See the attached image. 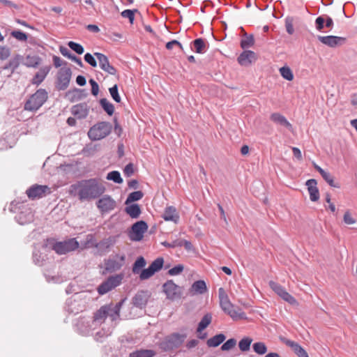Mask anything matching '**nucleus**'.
<instances>
[{
    "mask_svg": "<svg viewBox=\"0 0 357 357\" xmlns=\"http://www.w3.org/2000/svg\"><path fill=\"white\" fill-rule=\"evenodd\" d=\"M105 187L96 178L82 180L70 186L69 192L73 196H78L79 200L94 199L102 195Z\"/></svg>",
    "mask_w": 357,
    "mask_h": 357,
    "instance_id": "f257e3e1",
    "label": "nucleus"
},
{
    "mask_svg": "<svg viewBox=\"0 0 357 357\" xmlns=\"http://www.w3.org/2000/svg\"><path fill=\"white\" fill-rule=\"evenodd\" d=\"M218 298L220 306L222 311L228 314L234 321L248 319L246 314L239 307H237V310L234 309V306L231 303L223 287L218 289Z\"/></svg>",
    "mask_w": 357,
    "mask_h": 357,
    "instance_id": "f03ea898",
    "label": "nucleus"
},
{
    "mask_svg": "<svg viewBox=\"0 0 357 357\" xmlns=\"http://www.w3.org/2000/svg\"><path fill=\"white\" fill-rule=\"evenodd\" d=\"M10 211L16 214L15 219L20 225H26L33 221L32 210L25 202L13 201L10 203Z\"/></svg>",
    "mask_w": 357,
    "mask_h": 357,
    "instance_id": "7ed1b4c3",
    "label": "nucleus"
},
{
    "mask_svg": "<svg viewBox=\"0 0 357 357\" xmlns=\"http://www.w3.org/2000/svg\"><path fill=\"white\" fill-rule=\"evenodd\" d=\"M112 130V125L107 121H101L93 125L88 132V136L92 141H98L108 136Z\"/></svg>",
    "mask_w": 357,
    "mask_h": 357,
    "instance_id": "20e7f679",
    "label": "nucleus"
},
{
    "mask_svg": "<svg viewBox=\"0 0 357 357\" xmlns=\"http://www.w3.org/2000/svg\"><path fill=\"white\" fill-rule=\"evenodd\" d=\"M44 230L43 227L38 228L37 229H34L30 236L32 239H37L40 241L39 243H37L34 245V250L33 252V260L35 264L42 266L43 265L44 257L43 256V253L40 250H38V248H45V238L43 236Z\"/></svg>",
    "mask_w": 357,
    "mask_h": 357,
    "instance_id": "39448f33",
    "label": "nucleus"
},
{
    "mask_svg": "<svg viewBox=\"0 0 357 357\" xmlns=\"http://www.w3.org/2000/svg\"><path fill=\"white\" fill-rule=\"evenodd\" d=\"M187 337L186 334H180L174 333L167 336L162 342H160V348L165 351H172L178 348Z\"/></svg>",
    "mask_w": 357,
    "mask_h": 357,
    "instance_id": "423d86ee",
    "label": "nucleus"
},
{
    "mask_svg": "<svg viewBox=\"0 0 357 357\" xmlns=\"http://www.w3.org/2000/svg\"><path fill=\"white\" fill-rule=\"evenodd\" d=\"M79 242L76 238H68L63 241H57L52 245V250L58 255H66L70 252L75 251L79 248Z\"/></svg>",
    "mask_w": 357,
    "mask_h": 357,
    "instance_id": "0eeeda50",
    "label": "nucleus"
},
{
    "mask_svg": "<svg viewBox=\"0 0 357 357\" xmlns=\"http://www.w3.org/2000/svg\"><path fill=\"white\" fill-rule=\"evenodd\" d=\"M72 77V70L68 67H61L57 74L55 87L59 91L66 90L70 84Z\"/></svg>",
    "mask_w": 357,
    "mask_h": 357,
    "instance_id": "6e6552de",
    "label": "nucleus"
},
{
    "mask_svg": "<svg viewBox=\"0 0 357 357\" xmlns=\"http://www.w3.org/2000/svg\"><path fill=\"white\" fill-rule=\"evenodd\" d=\"M164 265V259L158 257L153 260L146 268H143L139 275L140 280H146L151 278L155 273L160 271Z\"/></svg>",
    "mask_w": 357,
    "mask_h": 357,
    "instance_id": "1a4fd4ad",
    "label": "nucleus"
},
{
    "mask_svg": "<svg viewBox=\"0 0 357 357\" xmlns=\"http://www.w3.org/2000/svg\"><path fill=\"white\" fill-rule=\"evenodd\" d=\"M123 275L119 274L109 276L106 280L102 282L97 288L100 295H104L116 288L121 283Z\"/></svg>",
    "mask_w": 357,
    "mask_h": 357,
    "instance_id": "9d476101",
    "label": "nucleus"
},
{
    "mask_svg": "<svg viewBox=\"0 0 357 357\" xmlns=\"http://www.w3.org/2000/svg\"><path fill=\"white\" fill-rule=\"evenodd\" d=\"M45 102V89H38L33 94L24 105V109L29 111H36Z\"/></svg>",
    "mask_w": 357,
    "mask_h": 357,
    "instance_id": "9b49d317",
    "label": "nucleus"
},
{
    "mask_svg": "<svg viewBox=\"0 0 357 357\" xmlns=\"http://www.w3.org/2000/svg\"><path fill=\"white\" fill-rule=\"evenodd\" d=\"M148 224L144 220H139L135 222L130 228L128 236L131 241H139L144 237V234L148 229Z\"/></svg>",
    "mask_w": 357,
    "mask_h": 357,
    "instance_id": "f8f14e48",
    "label": "nucleus"
},
{
    "mask_svg": "<svg viewBox=\"0 0 357 357\" xmlns=\"http://www.w3.org/2000/svg\"><path fill=\"white\" fill-rule=\"evenodd\" d=\"M162 291L167 298L172 301L179 299L182 296L181 288L176 284L172 280H169L163 284Z\"/></svg>",
    "mask_w": 357,
    "mask_h": 357,
    "instance_id": "ddd939ff",
    "label": "nucleus"
},
{
    "mask_svg": "<svg viewBox=\"0 0 357 357\" xmlns=\"http://www.w3.org/2000/svg\"><path fill=\"white\" fill-rule=\"evenodd\" d=\"M126 261L125 255H115L112 257L105 259V269L107 273H113L120 270Z\"/></svg>",
    "mask_w": 357,
    "mask_h": 357,
    "instance_id": "4468645a",
    "label": "nucleus"
},
{
    "mask_svg": "<svg viewBox=\"0 0 357 357\" xmlns=\"http://www.w3.org/2000/svg\"><path fill=\"white\" fill-rule=\"evenodd\" d=\"M151 296V293L149 290H139L132 297L131 304L135 307L143 310L146 308Z\"/></svg>",
    "mask_w": 357,
    "mask_h": 357,
    "instance_id": "2eb2a0df",
    "label": "nucleus"
},
{
    "mask_svg": "<svg viewBox=\"0 0 357 357\" xmlns=\"http://www.w3.org/2000/svg\"><path fill=\"white\" fill-rule=\"evenodd\" d=\"M268 284L270 287L284 301L291 305L296 303V300L280 284L272 280Z\"/></svg>",
    "mask_w": 357,
    "mask_h": 357,
    "instance_id": "dca6fc26",
    "label": "nucleus"
},
{
    "mask_svg": "<svg viewBox=\"0 0 357 357\" xmlns=\"http://www.w3.org/2000/svg\"><path fill=\"white\" fill-rule=\"evenodd\" d=\"M317 39L324 45H327L332 48L342 46L344 44H345V43L347 41L346 38L336 36H318Z\"/></svg>",
    "mask_w": 357,
    "mask_h": 357,
    "instance_id": "f3484780",
    "label": "nucleus"
},
{
    "mask_svg": "<svg viewBox=\"0 0 357 357\" xmlns=\"http://www.w3.org/2000/svg\"><path fill=\"white\" fill-rule=\"evenodd\" d=\"M94 56L97 58L100 68L105 72L112 75H116L117 70L110 64L108 57L102 53L95 52Z\"/></svg>",
    "mask_w": 357,
    "mask_h": 357,
    "instance_id": "a211bd4d",
    "label": "nucleus"
},
{
    "mask_svg": "<svg viewBox=\"0 0 357 357\" xmlns=\"http://www.w3.org/2000/svg\"><path fill=\"white\" fill-rule=\"evenodd\" d=\"M280 340L289 347L298 357H309L305 350L296 342L284 337H280Z\"/></svg>",
    "mask_w": 357,
    "mask_h": 357,
    "instance_id": "6ab92c4d",
    "label": "nucleus"
},
{
    "mask_svg": "<svg viewBox=\"0 0 357 357\" xmlns=\"http://www.w3.org/2000/svg\"><path fill=\"white\" fill-rule=\"evenodd\" d=\"M116 206V202L109 196L104 195L97 202V207L102 213H107L113 210Z\"/></svg>",
    "mask_w": 357,
    "mask_h": 357,
    "instance_id": "aec40b11",
    "label": "nucleus"
},
{
    "mask_svg": "<svg viewBox=\"0 0 357 357\" xmlns=\"http://www.w3.org/2000/svg\"><path fill=\"white\" fill-rule=\"evenodd\" d=\"M256 59V54L253 51L247 50H245L237 58L238 63L242 66H248Z\"/></svg>",
    "mask_w": 357,
    "mask_h": 357,
    "instance_id": "412c9836",
    "label": "nucleus"
},
{
    "mask_svg": "<svg viewBox=\"0 0 357 357\" xmlns=\"http://www.w3.org/2000/svg\"><path fill=\"white\" fill-rule=\"evenodd\" d=\"M88 96L86 89L75 88L66 93V97L71 102H77L85 98Z\"/></svg>",
    "mask_w": 357,
    "mask_h": 357,
    "instance_id": "4be33fe9",
    "label": "nucleus"
},
{
    "mask_svg": "<svg viewBox=\"0 0 357 357\" xmlns=\"http://www.w3.org/2000/svg\"><path fill=\"white\" fill-rule=\"evenodd\" d=\"M26 194L31 200L40 199L45 195V185H33L26 190Z\"/></svg>",
    "mask_w": 357,
    "mask_h": 357,
    "instance_id": "5701e85b",
    "label": "nucleus"
},
{
    "mask_svg": "<svg viewBox=\"0 0 357 357\" xmlns=\"http://www.w3.org/2000/svg\"><path fill=\"white\" fill-rule=\"evenodd\" d=\"M312 202H317L319 199V191L317 186V181L314 178L308 179L305 183Z\"/></svg>",
    "mask_w": 357,
    "mask_h": 357,
    "instance_id": "b1692460",
    "label": "nucleus"
},
{
    "mask_svg": "<svg viewBox=\"0 0 357 357\" xmlns=\"http://www.w3.org/2000/svg\"><path fill=\"white\" fill-rule=\"evenodd\" d=\"M76 331L82 335H89L91 331V321L86 318H79L75 324Z\"/></svg>",
    "mask_w": 357,
    "mask_h": 357,
    "instance_id": "393cba45",
    "label": "nucleus"
},
{
    "mask_svg": "<svg viewBox=\"0 0 357 357\" xmlns=\"http://www.w3.org/2000/svg\"><path fill=\"white\" fill-rule=\"evenodd\" d=\"M161 217L165 221H172L176 224L178 222L180 218L176 208L172 206L166 207Z\"/></svg>",
    "mask_w": 357,
    "mask_h": 357,
    "instance_id": "a878e982",
    "label": "nucleus"
},
{
    "mask_svg": "<svg viewBox=\"0 0 357 357\" xmlns=\"http://www.w3.org/2000/svg\"><path fill=\"white\" fill-rule=\"evenodd\" d=\"M72 114L77 119H85L89 114V108L86 103H80L72 107Z\"/></svg>",
    "mask_w": 357,
    "mask_h": 357,
    "instance_id": "bb28decb",
    "label": "nucleus"
},
{
    "mask_svg": "<svg viewBox=\"0 0 357 357\" xmlns=\"http://www.w3.org/2000/svg\"><path fill=\"white\" fill-rule=\"evenodd\" d=\"M270 119L273 123L281 126L285 127L290 131L292 130L293 129L292 125L289 122L287 118L278 112L271 114L270 116Z\"/></svg>",
    "mask_w": 357,
    "mask_h": 357,
    "instance_id": "cd10ccee",
    "label": "nucleus"
},
{
    "mask_svg": "<svg viewBox=\"0 0 357 357\" xmlns=\"http://www.w3.org/2000/svg\"><path fill=\"white\" fill-rule=\"evenodd\" d=\"M65 310L71 314H77L82 311V306L79 301L73 298L67 299L65 303Z\"/></svg>",
    "mask_w": 357,
    "mask_h": 357,
    "instance_id": "c85d7f7f",
    "label": "nucleus"
},
{
    "mask_svg": "<svg viewBox=\"0 0 357 357\" xmlns=\"http://www.w3.org/2000/svg\"><path fill=\"white\" fill-rule=\"evenodd\" d=\"M109 308L107 306L102 305L98 310L93 313V322L102 324L107 317H108Z\"/></svg>",
    "mask_w": 357,
    "mask_h": 357,
    "instance_id": "c756f323",
    "label": "nucleus"
},
{
    "mask_svg": "<svg viewBox=\"0 0 357 357\" xmlns=\"http://www.w3.org/2000/svg\"><path fill=\"white\" fill-rule=\"evenodd\" d=\"M207 291V286L204 280H199L195 281L190 289V292L192 294H203Z\"/></svg>",
    "mask_w": 357,
    "mask_h": 357,
    "instance_id": "7c9ffc66",
    "label": "nucleus"
},
{
    "mask_svg": "<svg viewBox=\"0 0 357 357\" xmlns=\"http://www.w3.org/2000/svg\"><path fill=\"white\" fill-rule=\"evenodd\" d=\"M124 211L132 219L138 218L142 213L140 206L138 204H128Z\"/></svg>",
    "mask_w": 357,
    "mask_h": 357,
    "instance_id": "2f4dec72",
    "label": "nucleus"
},
{
    "mask_svg": "<svg viewBox=\"0 0 357 357\" xmlns=\"http://www.w3.org/2000/svg\"><path fill=\"white\" fill-rule=\"evenodd\" d=\"M225 339L226 336L224 334H217L209 338L207 340L206 344L208 347H216L221 344L225 340Z\"/></svg>",
    "mask_w": 357,
    "mask_h": 357,
    "instance_id": "473e14b6",
    "label": "nucleus"
},
{
    "mask_svg": "<svg viewBox=\"0 0 357 357\" xmlns=\"http://www.w3.org/2000/svg\"><path fill=\"white\" fill-rule=\"evenodd\" d=\"M212 321V315L211 313H206L199 322L197 333H201L205 328H206L208 325L211 323Z\"/></svg>",
    "mask_w": 357,
    "mask_h": 357,
    "instance_id": "72a5a7b5",
    "label": "nucleus"
},
{
    "mask_svg": "<svg viewBox=\"0 0 357 357\" xmlns=\"http://www.w3.org/2000/svg\"><path fill=\"white\" fill-rule=\"evenodd\" d=\"M146 264V259L144 257H138L132 264V271L134 274H139V272L145 267Z\"/></svg>",
    "mask_w": 357,
    "mask_h": 357,
    "instance_id": "f704fd0d",
    "label": "nucleus"
},
{
    "mask_svg": "<svg viewBox=\"0 0 357 357\" xmlns=\"http://www.w3.org/2000/svg\"><path fill=\"white\" fill-rule=\"evenodd\" d=\"M155 352L151 349H139L131 352L128 357H153Z\"/></svg>",
    "mask_w": 357,
    "mask_h": 357,
    "instance_id": "c9c22d12",
    "label": "nucleus"
},
{
    "mask_svg": "<svg viewBox=\"0 0 357 357\" xmlns=\"http://www.w3.org/2000/svg\"><path fill=\"white\" fill-rule=\"evenodd\" d=\"M245 38L241 40L240 46L242 49L246 50L252 47L255 44V38L252 34L248 35L247 33L243 34Z\"/></svg>",
    "mask_w": 357,
    "mask_h": 357,
    "instance_id": "e433bc0d",
    "label": "nucleus"
},
{
    "mask_svg": "<svg viewBox=\"0 0 357 357\" xmlns=\"http://www.w3.org/2000/svg\"><path fill=\"white\" fill-rule=\"evenodd\" d=\"M99 103L103 110L109 116H112L114 113V106L112 103L109 102L107 98H101L99 100Z\"/></svg>",
    "mask_w": 357,
    "mask_h": 357,
    "instance_id": "4c0bfd02",
    "label": "nucleus"
},
{
    "mask_svg": "<svg viewBox=\"0 0 357 357\" xmlns=\"http://www.w3.org/2000/svg\"><path fill=\"white\" fill-rule=\"evenodd\" d=\"M192 45L195 48V52L198 54H203L206 49V43L204 39L199 38L192 42Z\"/></svg>",
    "mask_w": 357,
    "mask_h": 357,
    "instance_id": "58836bf2",
    "label": "nucleus"
},
{
    "mask_svg": "<svg viewBox=\"0 0 357 357\" xmlns=\"http://www.w3.org/2000/svg\"><path fill=\"white\" fill-rule=\"evenodd\" d=\"M23 57L20 55H16L3 67L4 69H11L14 72L20 66Z\"/></svg>",
    "mask_w": 357,
    "mask_h": 357,
    "instance_id": "ea45409f",
    "label": "nucleus"
},
{
    "mask_svg": "<svg viewBox=\"0 0 357 357\" xmlns=\"http://www.w3.org/2000/svg\"><path fill=\"white\" fill-rule=\"evenodd\" d=\"M143 197L144 193L140 190L132 192L127 197L125 204H133V202L140 200Z\"/></svg>",
    "mask_w": 357,
    "mask_h": 357,
    "instance_id": "a19ab883",
    "label": "nucleus"
},
{
    "mask_svg": "<svg viewBox=\"0 0 357 357\" xmlns=\"http://www.w3.org/2000/svg\"><path fill=\"white\" fill-rule=\"evenodd\" d=\"M252 339L250 337H244L238 342V347L241 351H248L250 349Z\"/></svg>",
    "mask_w": 357,
    "mask_h": 357,
    "instance_id": "79ce46f5",
    "label": "nucleus"
},
{
    "mask_svg": "<svg viewBox=\"0 0 357 357\" xmlns=\"http://www.w3.org/2000/svg\"><path fill=\"white\" fill-rule=\"evenodd\" d=\"M112 245V240L110 238L104 239L99 243H97L95 246L98 248L101 252H107L110 246Z\"/></svg>",
    "mask_w": 357,
    "mask_h": 357,
    "instance_id": "37998d69",
    "label": "nucleus"
},
{
    "mask_svg": "<svg viewBox=\"0 0 357 357\" xmlns=\"http://www.w3.org/2000/svg\"><path fill=\"white\" fill-rule=\"evenodd\" d=\"M106 178L109 181H112L115 183L121 184L123 183V178L119 171H112L107 174Z\"/></svg>",
    "mask_w": 357,
    "mask_h": 357,
    "instance_id": "c03bdc74",
    "label": "nucleus"
},
{
    "mask_svg": "<svg viewBox=\"0 0 357 357\" xmlns=\"http://www.w3.org/2000/svg\"><path fill=\"white\" fill-rule=\"evenodd\" d=\"M253 351L258 355L262 356L267 351V347L262 342H255L252 344Z\"/></svg>",
    "mask_w": 357,
    "mask_h": 357,
    "instance_id": "a18cd8bd",
    "label": "nucleus"
},
{
    "mask_svg": "<svg viewBox=\"0 0 357 357\" xmlns=\"http://www.w3.org/2000/svg\"><path fill=\"white\" fill-rule=\"evenodd\" d=\"M322 178L324 181L332 188H340V183L337 181H335L334 179V176H332L329 172H326L323 176Z\"/></svg>",
    "mask_w": 357,
    "mask_h": 357,
    "instance_id": "49530a36",
    "label": "nucleus"
},
{
    "mask_svg": "<svg viewBox=\"0 0 357 357\" xmlns=\"http://www.w3.org/2000/svg\"><path fill=\"white\" fill-rule=\"evenodd\" d=\"M105 306L108 307V317L112 321H116L120 317V312L115 309L114 307V304L110 303L109 304L105 305Z\"/></svg>",
    "mask_w": 357,
    "mask_h": 357,
    "instance_id": "de8ad7c7",
    "label": "nucleus"
},
{
    "mask_svg": "<svg viewBox=\"0 0 357 357\" xmlns=\"http://www.w3.org/2000/svg\"><path fill=\"white\" fill-rule=\"evenodd\" d=\"M281 76L287 81H291L294 79V74L291 68L288 66H282L280 68Z\"/></svg>",
    "mask_w": 357,
    "mask_h": 357,
    "instance_id": "09e8293b",
    "label": "nucleus"
},
{
    "mask_svg": "<svg viewBox=\"0 0 357 357\" xmlns=\"http://www.w3.org/2000/svg\"><path fill=\"white\" fill-rule=\"evenodd\" d=\"M98 147L99 146L97 144H90L83 148L82 153L85 156H91L98 150Z\"/></svg>",
    "mask_w": 357,
    "mask_h": 357,
    "instance_id": "8fccbe9b",
    "label": "nucleus"
},
{
    "mask_svg": "<svg viewBox=\"0 0 357 357\" xmlns=\"http://www.w3.org/2000/svg\"><path fill=\"white\" fill-rule=\"evenodd\" d=\"M40 59L37 56H27L24 64L28 67H36L40 63Z\"/></svg>",
    "mask_w": 357,
    "mask_h": 357,
    "instance_id": "3c124183",
    "label": "nucleus"
},
{
    "mask_svg": "<svg viewBox=\"0 0 357 357\" xmlns=\"http://www.w3.org/2000/svg\"><path fill=\"white\" fill-rule=\"evenodd\" d=\"M137 9H126L121 12V15L124 18H128L130 24H133L135 20V13H138Z\"/></svg>",
    "mask_w": 357,
    "mask_h": 357,
    "instance_id": "603ef678",
    "label": "nucleus"
},
{
    "mask_svg": "<svg viewBox=\"0 0 357 357\" xmlns=\"http://www.w3.org/2000/svg\"><path fill=\"white\" fill-rule=\"evenodd\" d=\"M68 46L75 52L78 54H82L84 52V49L82 45L74 41H69Z\"/></svg>",
    "mask_w": 357,
    "mask_h": 357,
    "instance_id": "864d4df0",
    "label": "nucleus"
},
{
    "mask_svg": "<svg viewBox=\"0 0 357 357\" xmlns=\"http://www.w3.org/2000/svg\"><path fill=\"white\" fill-rule=\"evenodd\" d=\"M109 93H110L112 99L116 102H118V103L121 102V98L119 93L117 84H114L113 86L110 87L109 89Z\"/></svg>",
    "mask_w": 357,
    "mask_h": 357,
    "instance_id": "5fc2aeb1",
    "label": "nucleus"
},
{
    "mask_svg": "<svg viewBox=\"0 0 357 357\" xmlns=\"http://www.w3.org/2000/svg\"><path fill=\"white\" fill-rule=\"evenodd\" d=\"M10 35L19 41L24 42L27 40L26 33L20 30H14L10 33Z\"/></svg>",
    "mask_w": 357,
    "mask_h": 357,
    "instance_id": "6e6d98bb",
    "label": "nucleus"
},
{
    "mask_svg": "<svg viewBox=\"0 0 357 357\" xmlns=\"http://www.w3.org/2000/svg\"><path fill=\"white\" fill-rule=\"evenodd\" d=\"M293 23H294V18L292 17L288 16L285 18L286 31L290 35L293 34L294 32Z\"/></svg>",
    "mask_w": 357,
    "mask_h": 357,
    "instance_id": "4d7b16f0",
    "label": "nucleus"
},
{
    "mask_svg": "<svg viewBox=\"0 0 357 357\" xmlns=\"http://www.w3.org/2000/svg\"><path fill=\"white\" fill-rule=\"evenodd\" d=\"M236 344V340L234 338H230L227 340L225 343L221 346V350L222 351H229Z\"/></svg>",
    "mask_w": 357,
    "mask_h": 357,
    "instance_id": "13d9d810",
    "label": "nucleus"
},
{
    "mask_svg": "<svg viewBox=\"0 0 357 357\" xmlns=\"http://www.w3.org/2000/svg\"><path fill=\"white\" fill-rule=\"evenodd\" d=\"M10 55V50L6 46L0 45V60H6Z\"/></svg>",
    "mask_w": 357,
    "mask_h": 357,
    "instance_id": "bf43d9fd",
    "label": "nucleus"
},
{
    "mask_svg": "<svg viewBox=\"0 0 357 357\" xmlns=\"http://www.w3.org/2000/svg\"><path fill=\"white\" fill-rule=\"evenodd\" d=\"M183 269H184V266L182 264H178V265L174 266L173 268H170L168 271V274L169 275H179L180 273H181L183 272Z\"/></svg>",
    "mask_w": 357,
    "mask_h": 357,
    "instance_id": "052dcab7",
    "label": "nucleus"
},
{
    "mask_svg": "<svg viewBox=\"0 0 357 357\" xmlns=\"http://www.w3.org/2000/svg\"><path fill=\"white\" fill-rule=\"evenodd\" d=\"M94 54L92 55L91 53H86L85 54L84 59V61L89 63L92 67H96L97 66V61L96 59L94 58Z\"/></svg>",
    "mask_w": 357,
    "mask_h": 357,
    "instance_id": "680f3d73",
    "label": "nucleus"
},
{
    "mask_svg": "<svg viewBox=\"0 0 357 357\" xmlns=\"http://www.w3.org/2000/svg\"><path fill=\"white\" fill-rule=\"evenodd\" d=\"M45 79V70H40L39 73H37L34 77L33 78V84H40L43 79Z\"/></svg>",
    "mask_w": 357,
    "mask_h": 357,
    "instance_id": "e2e57ef3",
    "label": "nucleus"
},
{
    "mask_svg": "<svg viewBox=\"0 0 357 357\" xmlns=\"http://www.w3.org/2000/svg\"><path fill=\"white\" fill-rule=\"evenodd\" d=\"M325 17L324 16H319L315 20V26L318 31H321L324 27Z\"/></svg>",
    "mask_w": 357,
    "mask_h": 357,
    "instance_id": "0e129e2a",
    "label": "nucleus"
},
{
    "mask_svg": "<svg viewBox=\"0 0 357 357\" xmlns=\"http://www.w3.org/2000/svg\"><path fill=\"white\" fill-rule=\"evenodd\" d=\"M91 86V93L93 96H96L99 92V86L98 84L93 79H90L89 81Z\"/></svg>",
    "mask_w": 357,
    "mask_h": 357,
    "instance_id": "69168bd1",
    "label": "nucleus"
},
{
    "mask_svg": "<svg viewBox=\"0 0 357 357\" xmlns=\"http://www.w3.org/2000/svg\"><path fill=\"white\" fill-rule=\"evenodd\" d=\"M343 220L347 225H353L356 223V220L351 215L349 211H347L344 215Z\"/></svg>",
    "mask_w": 357,
    "mask_h": 357,
    "instance_id": "338daca9",
    "label": "nucleus"
},
{
    "mask_svg": "<svg viewBox=\"0 0 357 357\" xmlns=\"http://www.w3.org/2000/svg\"><path fill=\"white\" fill-rule=\"evenodd\" d=\"M123 172L127 177L131 176L134 174L133 164L132 162L127 164L124 167Z\"/></svg>",
    "mask_w": 357,
    "mask_h": 357,
    "instance_id": "774afa93",
    "label": "nucleus"
}]
</instances>
